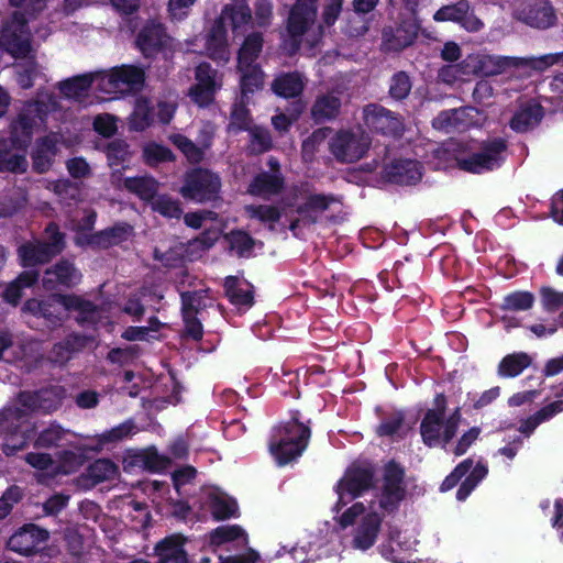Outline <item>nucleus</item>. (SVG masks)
Listing matches in <instances>:
<instances>
[{
    "instance_id": "1",
    "label": "nucleus",
    "mask_w": 563,
    "mask_h": 563,
    "mask_svg": "<svg viewBox=\"0 0 563 563\" xmlns=\"http://www.w3.org/2000/svg\"><path fill=\"white\" fill-rule=\"evenodd\" d=\"M58 108L57 99L41 92L34 102L26 103L13 121L10 140H0V172H23L26 168L25 153L34 133L43 125L45 115Z\"/></svg>"
},
{
    "instance_id": "2",
    "label": "nucleus",
    "mask_w": 563,
    "mask_h": 563,
    "mask_svg": "<svg viewBox=\"0 0 563 563\" xmlns=\"http://www.w3.org/2000/svg\"><path fill=\"white\" fill-rule=\"evenodd\" d=\"M64 397L65 389L60 386H52L35 393H21L14 407L0 412V429L10 433L3 444L4 453L12 455L22 450L31 438L29 412L55 410L60 406Z\"/></svg>"
},
{
    "instance_id": "3",
    "label": "nucleus",
    "mask_w": 563,
    "mask_h": 563,
    "mask_svg": "<svg viewBox=\"0 0 563 563\" xmlns=\"http://www.w3.org/2000/svg\"><path fill=\"white\" fill-rule=\"evenodd\" d=\"M252 15L245 0H232L225 4L218 20L206 36L205 49L216 62L228 63L230 53V35H242L246 31Z\"/></svg>"
},
{
    "instance_id": "4",
    "label": "nucleus",
    "mask_w": 563,
    "mask_h": 563,
    "mask_svg": "<svg viewBox=\"0 0 563 563\" xmlns=\"http://www.w3.org/2000/svg\"><path fill=\"white\" fill-rule=\"evenodd\" d=\"M0 47L15 59L23 60L16 65L18 82L22 88H30L33 78L38 74V68L34 60L31 34L20 12H15L11 21L3 25Z\"/></svg>"
},
{
    "instance_id": "5",
    "label": "nucleus",
    "mask_w": 563,
    "mask_h": 563,
    "mask_svg": "<svg viewBox=\"0 0 563 563\" xmlns=\"http://www.w3.org/2000/svg\"><path fill=\"white\" fill-rule=\"evenodd\" d=\"M290 196L294 200H301L296 205V212L299 217L289 223V230L296 238H302L305 229H310L317 224L321 213L329 210L331 205L340 202L339 197L334 194H311L303 186H292L288 192L284 187V209L295 206L290 201Z\"/></svg>"
},
{
    "instance_id": "6",
    "label": "nucleus",
    "mask_w": 563,
    "mask_h": 563,
    "mask_svg": "<svg viewBox=\"0 0 563 563\" xmlns=\"http://www.w3.org/2000/svg\"><path fill=\"white\" fill-rule=\"evenodd\" d=\"M23 310L44 318L49 325H56L65 311H77L79 322L97 323L101 319L100 310L77 296H53L46 301L31 299L25 302Z\"/></svg>"
},
{
    "instance_id": "7",
    "label": "nucleus",
    "mask_w": 563,
    "mask_h": 563,
    "mask_svg": "<svg viewBox=\"0 0 563 563\" xmlns=\"http://www.w3.org/2000/svg\"><path fill=\"white\" fill-rule=\"evenodd\" d=\"M507 147L505 139L494 137L483 141L476 151L459 146L454 159L460 170L481 175L493 172L504 164Z\"/></svg>"
},
{
    "instance_id": "8",
    "label": "nucleus",
    "mask_w": 563,
    "mask_h": 563,
    "mask_svg": "<svg viewBox=\"0 0 563 563\" xmlns=\"http://www.w3.org/2000/svg\"><path fill=\"white\" fill-rule=\"evenodd\" d=\"M288 418L284 420V466L295 464L307 451L311 435V419L297 409H287Z\"/></svg>"
},
{
    "instance_id": "9",
    "label": "nucleus",
    "mask_w": 563,
    "mask_h": 563,
    "mask_svg": "<svg viewBox=\"0 0 563 563\" xmlns=\"http://www.w3.org/2000/svg\"><path fill=\"white\" fill-rule=\"evenodd\" d=\"M405 477L406 470L399 462L390 460L384 465L383 485L378 498V506L383 515L396 514L406 499Z\"/></svg>"
},
{
    "instance_id": "10",
    "label": "nucleus",
    "mask_w": 563,
    "mask_h": 563,
    "mask_svg": "<svg viewBox=\"0 0 563 563\" xmlns=\"http://www.w3.org/2000/svg\"><path fill=\"white\" fill-rule=\"evenodd\" d=\"M473 464L474 461L471 457L460 462L453 471L445 476L440 485V492H449L461 482L456 490V499L459 501H465L488 474V467L484 463L478 462L476 465Z\"/></svg>"
},
{
    "instance_id": "11",
    "label": "nucleus",
    "mask_w": 563,
    "mask_h": 563,
    "mask_svg": "<svg viewBox=\"0 0 563 563\" xmlns=\"http://www.w3.org/2000/svg\"><path fill=\"white\" fill-rule=\"evenodd\" d=\"M98 91L111 95L137 90L144 82L143 69L123 65L107 71H97Z\"/></svg>"
},
{
    "instance_id": "12",
    "label": "nucleus",
    "mask_w": 563,
    "mask_h": 563,
    "mask_svg": "<svg viewBox=\"0 0 563 563\" xmlns=\"http://www.w3.org/2000/svg\"><path fill=\"white\" fill-rule=\"evenodd\" d=\"M363 121L367 129L376 134L400 139L405 132V120L379 103H368L363 108Z\"/></svg>"
},
{
    "instance_id": "13",
    "label": "nucleus",
    "mask_w": 563,
    "mask_h": 563,
    "mask_svg": "<svg viewBox=\"0 0 563 563\" xmlns=\"http://www.w3.org/2000/svg\"><path fill=\"white\" fill-rule=\"evenodd\" d=\"M514 16L537 30H548L558 23L556 10L551 0H517Z\"/></svg>"
},
{
    "instance_id": "14",
    "label": "nucleus",
    "mask_w": 563,
    "mask_h": 563,
    "mask_svg": "<svg viewBox=\"0 0 563 563\" xmlns=\"http://www.w3.org/2000/svg\"><path fill=\"white\" fill-rule=\"evenodd\" d=\"M369 145L371 139L365 133L340 130L331 139L329 147L338 162L354 163L366 155Z\"/></svg>"
},
{
    "instance_id": "15",
    "label": "nucleus",
    "mask_w": 563,
    "mask_h": 563,
    "mask_svg": "<svg viewBox=\"0 0 563 563\" xmlns=\"http://www.w3.org/2000/svg\"><path fill=\"white\" fill-rule=\"evenodd\" d=\"M375 486V468L371 464L349 466L338 482L335 492L340 498L349 496L350 500L361 497Z\"/></svg>"
},
{
    "instance_id": "16",
    "label": "nucleus",
    "mask_w": 563,
    "mask_h": 563,
    "mask_svg": "<svg viewBox=\"0 0 563 563\" xmlns=\"http://www.w3.org/2000/svg\"><path fill=\"white\" fill-rule=\"evenodd\" d=\"M220 187L221 183L216 174L206 169H195L185 176L180 194L185 199L203 202L214 199Z\"/></svg>"
},
{
    "instance_id": "17",
    "label": "nucleus",
    "mask_w": 563,
    "mask_h": 563,
    "mask_svg": "<svg viewBox=\"0 0 563 563\" xmlns=\"http://www.w3.org/2000/svg\"><path fill=\"white\" fill-rule=\"evenodd\" d=\"M48 242H31L22 245L19 254L23 266H33L47 262L52 256L59 253L63 249V238L55 225H49L46 230Z\"/></svg>"
},
{
    "instance_id": "18",
    "label": "nucleus",
    "mask_w": 563,
    "mask_h": 563,
    "mask_svg": "<svg viewBox=\"0 0 563 563\" xmlns=\"http://www.w3.org/2000/svg\"><path fill=\"white\" fill-rule=\"evenodd\" d=\"M221 80L208 64H200L196 69V84L189 90L191 100L199 107H207L213 101Z\"/></svg>"
},
{
    "instance_id": "19",
    "label": "nucleus",
    "mask_w": 563,
    "mask_h": 563,
    "mask_svg": "<svg viewBox=\"0 0 563 563\" xmlns=\"http://www.w3.org/2000/svg\"><path fill=\"white\" fill-rule=\"evenodd\" d=\"M438 22H455L468 32L479 31L484 24L471 10L468 0H459L441 7L433 15Z\"/></svg>"
},
{
    "instance_id": "20",
    "label": "nucleus",
    "mask_w": 563,
    "mask_h": 563,
    "mask_svg": "<svg viewBox=\"0 0 563 563\" xmlns=\"http://www.w3.org/2000/svg\"><path fill=\"white\" fill-rule=\"evenodd\" d=\"M383 177L390 184L413 186L422 178V166L416 159L395 158L384 167Z\"/></svg>"
},
{
    "instance_id": "21",
    "label": "nucleus",
    "mask_w": 563,
    "mask_h": 563,
    "mask_svg": "<svg viewBox=\"0 0 563 563\" xmlns=\"http://www.w3.org/2000/svg\"><path fill=\"white\" fill-rule=\"evenodd\" d=\"M136 44L145 56L170 48L173 40L165 33L162 24L151 20L141 29Z\"/></svg>"
},
{
    "instance_id": "22",
    "label": "nucleus",
    "mask_w": 563,
    "mask_h": 563,
    "mask_svg": "<svg viewBox=\"0 0 563 563\" xmlns=\"http://www.w3.org/2000/svg\"><path fill=\"white\" fill-rule=\"evenodd\" d=\"M93 87L98 90L97 71L75 76L58 84L63 97L80 104H88L89 90Z\"/></svg>"
},
{
    "instance_id": "23",
    "label": "nucleus",
    "mask_w": 563,
    "mask_h": 563,
    "mask_svg": "<svg viewBox=\"0 0 563 563\" xmlns=\"http://www.w3.org/2000/svg\"><path fill=\"white\" fill-rule=\"evenodd\" d=\"M48 538L47 531L29 525L15 532L8 541L10 550L21 553L30 554L43 544Z\"/></svg>"
},
{
    "instance_id": "24",
    "label": "nucleus",
    "mask_w": 563,
    "mask_h": 563,
    "mask_svg": "<svg viewBox=\"0 0 563 563\" xmlns=\"http://www.w3.org/2000/svg\"><path fill=\"white\" fill-rule=\"evenodd\" d=\"M477 77H489L503 74L510 68L528 65V60L519 57L476 54Z\"/></svg>"
},
{
    "instance_id": "25",
    "label": "nucleus",
    "mask_w": 563,
    "mask_h": 563,
    "mask_svg": "<svg viewBox=\"0 0 563 563\" xmlns=\"http://www.w3.org/2000/svg\"><path fill=\"white\" fill-rule=\"evenodd\" d=\"M382 522L383 517L376 511L365 515L355 530L353 547L363 551L372 548L377 540Z\"/></svg>"
},
{
    "instance_id": "26",
    "label": "nucleus",
    "mask_w": 563,
    "mask_h": 563,
    "mask_svg": "<svg viewBox=\"0 0 563 563\" xmlns=\"http://www.w3.org/2000/svg\"><path fill=\"white\" fill-rule=\"evenodd\" d=\"M71 462H64L62 465H57V461L52 459L49 454L41 452H31L25 455V462L38 472H44L47 475H55L57 473H71L80 464V459L76 455L73 456Z\"/></svg>"
},
{
    "instance_id": "27",
    "label": "nucleus",
    "mask_w": 563,
    "mask_h": 563,
    "mask_svg": "<svg viewBox=\"0 0 563 563\" xmlns=\"http://www.w3.org/2000/svg\"><path fill=\"white\" fill-rule=\"evenodd\" d=\"M543 117L544 109L540 103L528 102L514 113L509 126L517 133H526L538 126Z\"/></svg>"
},
{
    "instance_id": "28",
    "label": "nucleus",
    "mask_w": 563,
    "mask_h": 563,
    "mask_svg": "<svg viewBox=\"0 0 563 563\" xmlns=\"http://www.w3.org/2000/svg\"><path fill=\"white\" fill-rule=\"evenodd\" d=\"M80 273L68 262H60L47 269L43 278L46 290H54L58 286L70 287L79 283Z\"/></svg>"
},
{
    "instance_id": "29",
    "label": "nucleus",
    "mask_w": 563,
    "mask_h": 563,
    "mask_svg": "<svg viewBox=\"0 0 563 563\" xmlns=\"http://www.w3.org/2000/svg\"><path fill=\"white\" fill-rule=\"evenodd\" d=\"M185 538L180 534L166 537L155 547L158 563H187L184 550Z\"/></svg>"
},
{
    "instance_id": "30",
    "label": "nucleus",
    "mask_w": 563,
    "mask_h": 563,
    "mask_svg": "<svg viewBox=\"0 0 563 563\" xmlns=\"http://www.w3.org/2000/svg\"><path fill=\"white\" fill-rule=\"evenodd\" d=\"M206 503L209 505L216 519H225L236 516V501L218 488L205 490Z\"/></svg>"
},
{
    "instance_id": "31",
    "label": "nucleus",
    "mask_w": 563,
    "mask_h": 563,
    "mask_svg": "<svg viewBox=\"0 0 563 563\" xmlns=\"http://www.w3.org/2000/svg\"><path fill=\"white\" fill-rule=\"evenodd\" d=\"M442 424L443 418L437 417L433 411H426L420 423V434L424 445L443 448Z\"/></svg>"
},
{
    "instance_id": "32",
    "label": "nucleus",
    "mask_w": 563,
    "mask_h": 563,
    "mask_svg": "<svg viewBox=\"0 0 563 563\" xmlns=\"http://www.w3.org/2000/svg\"><path fill=\"white\" fill-rule=\"evenodd\" d=\"M341 109V100L334 95L319 96L312 104L311 117L318 124L333 120Z\"/></svg>"
},
{
    "instance_id": "33",
    "label": "nucleus",
    "mask_w": 563,
    "mask_h": 563,
    "mask_svg": "<svg viewBox=\"0 0 563 563\" xmlns=\"http://www.w3.org/2000/svg\"><path fill=\"white\" fill-rule=\"evenodd\" d=\"M263 47V38L260 33L249 34L238 53V69L245 70L254 65Z\"/></svg>"
},
{
    "instance_id": "34",
    "label": "nucleus",
    "mask_w": 563,
    "mask_h": 563,
    "mask_svg": "<svg viewBox=\"0 0 563 563\" xmlns=\"http://www.w3.org/2000/svg\"><path fill=\"white\" fill-rule=\"evenodd\" d=\"M75 438L71 432L64 430L60 426L51 424L40 433L35 444L43 448L73 445Z\"/></svg>"
},
{
    "instance_id": "35",
    "label": "nucleus",
    "mask_w": 563,
    "mask_h": 563,
    "mask_svg": "<svg viewBox=\"0 0 563 563\" xmlns=\"http://www.w3.org/2000/svg\"><path fill=\"white\" fill-rule=\"evenodd\" d=\"M531 357L525 352L507 354L498 364L500 377H517L531 365Z\"/></svg>"
},
{
    "instance_id": "36",
    "label": "nucleus",
    "mask_w": 563,
    "mask_h": 563,
    "mask_svg": "<svg viewBox=\"0 0 563 563\" xmlns=\"http://www.w3.org/2000/svg\"><path fill=\"white\" fill-rule=\"evenodd\" d=\"M225 292L235 306L250 307L253 303L251 286L236 277H228L224 283Z\"/></svg>"
},
{
    "instance_id": "37",
    "label": "nucleus",
    "mask_w": 563,
    "mask_h": 563,
    "mask_svg": "<svg viewBox=\"0 0 563 563\" xmlns=\"http://www.w3.org/2000/svg\"><path fill=\"white\" fill-rule=\"evenodd\" d=\"M58 142V136L56 134L48 135L42 139L37 144L33 152V162L34 167L43 173L45 172L52 162V158L56 154V145Z\"/></svg>"
},
{
    "instance_id": "38",
    "label": "nucleus",
    "mask_w": 563,
    "mask_h": 563,
    "mask_svg": "<svg viewBox=\"0 0 563 563\" xmlns=\"http://www.w3.org/2000/svg\"><path fill=\"white\" fill-rule=\"evenodd\" d=\"M210 545L220 547L231 541H238L240 545H246L249 542L246 532L236 525L221 526L210 533Z\"/></svg>"
},
{
    "instance_id": "39",
    "label": "nucleus",
    "mask_w": 563,
    "mask_h": 563,
    "mask_svg": "<svg viewBox=\"0 0 563 563\" xmlns=\"http://www.w3.org/2000/svg\"><path fill=\"white\" fill-rule=\"evenodd\" d=\"M118 474V466L110 460L100 459L92 463L85 473V477L89 481V485L93 486L98 483L113 479Z\"/></svg>"
},
{
    "instance_id": "40",
    "label": "nucleus",
    "mask_w": 563,
    "mask_h": 563,
    "mask_svg": "<svg viewBox=\"0 0 563 563\" xmlns=\"http://www.w3.org/2000/svg\"><path fill=\"white\" fill-rule=\"evenodd\" d=\"M412 89V80L407 71L398 70L393 74L388 82V97L396 101H405Z\"/></svg>"
},
{
    "instance_id": "41",
    "label": "nucleus",
    "mask_w": 563,
    "mask_h": 563,
    "mask_svg": "<svg viewBox=\"0 0 563 563\" xmlns=\"http://www.w3.org/2000/svg\"><path fill=\"white\" fill-rule=\"evenodd\" d=\"M152 123L150 102L145 98H139L135 101L134 110L129 118L131 130L144 131Z\"/></svg>"
},
{
    "instance_id": "42",
    "label": "nucleus",
    "mask_w": 563,
    "mask_h": 563,
    "mask_svg": "<svg viewBox=\"0 0 563 563\" xmlns=\"http://www.w3.org/2000/svg\"><path fill=\"white\" fill-rule=\"evenodd\" d=\"M534 303V296L527 290H517L504 297L500 305L501 310L505 311H526L532 308Z\"/></svg>"
},
{
    "instance_id": "43",
    "label": "nucleus",
    "mask_w": 563,
    "mask_h": 563,
    "mask_svg": "<svg viewBox=\"0 0 563 563\" xmlns=\"http://www.w3.org/2000/svg\"><path fill=\"white\" fill-rule=\"evenodd\" d=\"M169 140L190 163L202 161L206 148L201 144L196 145L191 140L181 134H172Z\"/></svg>"
},
{
    "instance_id": "44",
    "label": "nucleus",
    "mask_w": 563,
    "mask_h": 563,
    "mask_svg": "<svg viewBox=\"0 0 563 563\" xmlns=\"http://www.w3.org/2000/svg\"><path fill=\"white\" fill-rule=\"evenodd\" d=\"M124 186L143 200L153 199L157 191V183L151 177L126 178Z\"/></svg>"
},
{
    "instance_id": "45",
    "label": "nucleus",
    "mask_w": 563,
    "mask_h": 563,
    "mask_svg": "<svg viewBox=\"0 0 563 563\" xmlns=\"http://www.w3.org/2000/svg\"><path fill=\"white\" fill-rule=\"evenodd\" d=\"M36 279H37V274L34 272H25V273L21 274L16 278V280L11 283L4 290V294H3L4 299L10 303L15 305L22 296V288L30 287L31 285H33L35 283Z\"/></svg>"
},
{
    "instance_id": "46",
    "label": "nucleus",
    "mask_w": 563,
    "mask_h": 563,
    "mask_svg": "<svg viewBox=\"0 0 563 563\" xmlns=\"http://www.w3.org/2000/svg\"><path fill=\"white\" fill-rule=\"evenodd\" d=\"M306 82L301 73H284V99L301 98Z\"/></svg>"
},
{
    "instance_id": "47",
    "label": "nucleus",
    "mask_w": 563,
    "mask_h": 563,
    "mask_svg": "<svg viewBox=\"0 0 563 563\" xmlns=\"http://www.w3.org/2000/svg\"><path fill=\"white\" fill-rule=\"evenodd\" d=\"M232 251L239 256H249L253 250L254 241L243 231H234L225 236Z\"/></svg>"
},
{
    "instance_id": "48",
    "label": "nucleus",
    "mask_w": 563,
    "mask_h": 563,
    "mask_svg": "<svg viewBox=\"0 0 563 563\" xmlns=\"http://www.w3.org/2000/svg\"><path fill=\"white\" fill-rule=\"evenodd\" d=\"M143 155L147 164L155 165L163 162L173 161L174 154L172 151L161 144L150 143L144 146Z\"/></svg>"
},
{
    "instance_id": "49",
    "label": "nucleus",
    "mask_w": 563,
    "mask_h": 563,
    "mask_svg": "<svg viewBox=\"0 0 563 563\" xmlns=\"http://www.w3.org/2000/svg\"><path fill=\"white\" fill-rule=\"evenodd\" d=\"M239 71L242 74L241 89L243 95L253 92L254 89L263 85V73L256 65H251L249 69Z\"/></svg>"
},
{
    "instance_id": "50",
    "label": "nucleus",
    "mask_w": 563,
    "mask_h": 563,
    "mask_svg": "<svg viewBox=\"0 0 563 563\" xmlns=\"http://www.w3.org/2000/svg\"><path fill=\"white\" fill-rule=\"evenodd\" d=\"M278 189L279 184L277 178L271 175L263 174L254 179L249 190L252 195H268L277 192Z\"/></svg>"
},
{
    "instance_id": "51",
    "label": "nucleus",
    "mask_w": 563,
    "mask_h": 563,
    "mask_svg": "<svg viewBox=\"0 0 563 563\" xmlns=\"http://www.w3.org/2000/svg\"><path fill=\"white\" fill-rule=\"evenodd\" d=\"M405 422V416L401 411L394 412L391 416L382 420L376 429L379 437H393Z\"/></svg>"
},
{
    "instance_id": "52",
    "label": "nucleus",
    "mask_w": 563,
    "mask_h": 563,
    "mask_svg": "<svg viewBox=\"0 0 563 563\" xmlns=\"http://www.w3.org/2000/svg\"><path fill=\"white\" fill-rule=\"evenodd\" d=\"M311 19L305 13L290 10L286 26L288 34L302 36L307 32Z\"/></svg>"
},
{
    "instance_id": "53",
    "label": "nucleus",
    "mask_w": 563,
    "mask_h": 563,
    "mask_svg": "<svg viewBox=\"0 0 563 563\" xmlns=\"http://www.w3.org/2000/svg\"><path fill=\"white\" fill-rule=\"evenodd\" d=\"M152 209L168 218H179L181 214L178 202L166 196L155 198L152 201Z\"/></svg>"
},
{
    "instance_id": "54",
    "label": "nucleus",
    "mask_w": 563,
    "mask_h": 563,
    "mask_svg": "<svg viewBox=\"0 0 563 563\" xmlns=\"http://www.w3.org/2000/svg\"><path fill=\"white\" fill-rule=\"evenodd\" d=\"M205 298L206 295L202 291L184 292L181 295L183 316H186V312L196 316L200 309L206 308L207 303L203 301Z\"/></svg>"
},
{
    "instance_id": "55",
    "label": "nucleus",
    "mask_w": 563,
    "mask_h": 563,
    "mask_svg": "<svg viewBox=\"0 0 563 563\" xmlns=\"http://www.w3.org/2000/svg\"><path fill=\"white\" fill-rule=\"evenodd\" d=\"M250 148L253 153L260 154L271 148L272 140L268 132L260 126L250 130Z\"/></svg>"
},
{
    "instance_id": "56",
    "label": "nucleus",
    "mask_w": 563,
    "mask_h": 563,
    "mask_svg": "<svg viewBox=\"0 0 563 563\" xmlns=\"http://www.w3.org/2000/svg\"><path fill=\"white\" fill-rule=\"evenodd\" d=\"M250 217L256 218L260 221L267 223L269 228H273L274 223L279 220V211L277 208L272 206H250L246 208Z\"/></svg>"
},
{
    "instance_id": "57",
    "label": "nucleus",
    "mask_w": 563,
    "mask_h": 563,
    "mask_svg": "<svg viewBox=\"0 0 563 563\" xmlns=\"http://www.w3.org/2000/svg\"><path fill=\"white\" fill-rule=\"evenodd\" d=\"M93 129L104 137L112 136L117 130V118L109 113L99 114L93 120Z\"/></svg>"
},
{
    "instance_id": "58",
    "label": "nucleus",
    "mask_w": 563,
    "mask_h": 563,
    "mask_svg": "<svg viewBox=\"0 0 563 563\" xmlns=\"http://www.w3.org/2000/svg\"><path fill=\"white\" fill-rule=\"evenodd\" d=\"M542 306L547 311L554 312L563 307V294L551 287H542L540 290Z\"/></svg>"
},
{
    "instance_id": "59",
    "label": "nucleus",
    "mask_w": 563,
    "mask_h": 563,
    "mask_svg": "<svg viewBox=\"0 0 563 563\" xmlns=\"http://www.w3.org/2000/svg\"><path fill=\"white\" fill-rule=\"evenodd\" d=\"M219 236V228L209 229L205 231L199 238L192 240L189 243V247L195 251H207L218 241Z\"/></svg>"
},
{
    "instance_id": "60",
    "label": "nucleus",
    "mask_w": 563,
    "mask_h": 563,
    "mask_svg": "<svg viewBox=\"0 0 563 563\" xmlns=\"http://www.w3.org/2000/svg\"><path fill=\"white\" fill-rule=\"evenodd\" d=\"M107 156L111 166L124 163L130 156L128 145L122 141L112 142L107 148Z\"/></svg>"
},
{
    "instance_id": "61",
    "label": "nucleus",
    "mask_w": 563,
    "mask_h": 563,
    "mask_svg": "<svg viewBox=\"0 0 563 563\" xmlns=\"http://www.w3.org/2000/svg\"><path fill=\"white\" fill-rule=\"evenodd\" d=\"M417 37V33H408L402 26L396 29L393 38L388 40L389 48L394 51H401L410 46Z\"/></svg>"
},
{
    "instance_id": "62",
    "label": "nucleus",
    "mask_w": 563,
    "mask_h": 563,
    "mask_svg": "<svg viewBox=\"0 0 563 563\" xmlns=\"http://www.w3.org/2000/svg\"><path fill=\"white\" fill-rule=\"evenodd\" d=\"M292 100L284 107V131L296 121L307 107L301 98H291Z\"/></svg>"
},
{
    "instance_id": "63",
    "label": "nucleus",
    "mask_w": 563,
    "mask_h": 563,
    "mask_svg": "<svg viewBox=\"0 0 563 563\" xmlns=\"http://www.w3.org/2000/svg\"><path fill=\"white\" fill-rule=\"evenodd\" d=\"M481 434V428L473 427L467 430L462 437L459 439L456 445L453 449V454L455 456H461L467 452V450L475 443Z\"/></svg>"
},
{
    "instance_id": "64",
    "label": "nucleus",
    "mask_w": 563,
    "mask_h": 563,
    "mask_svg": "<svg viewBox=\"0 0 563 563\" xmlns=\"http://www.w3.org/2000/svg\"><path fill=\"white\" fill-rule=\"evenodd\" d=\"M196 0H169L168 12L173 21H181L189 14Z\"/></svg>"
}]
</instances>
